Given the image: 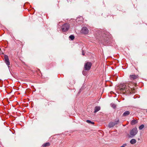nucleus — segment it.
<instances>
[{"instance_id": "f257e3e1", "label": "nucleus", "mask_w": 147, "mask_h": 147, "mask_svg": "<svg viewBox=\"0 0 147 147\" xmlns=\"http://www.w3.org/2000/svg\"><path fill=\"white\" fill-rule=\"evenodd\" d=\"M70 28L69 24L67 23L63 24L61 27V30L63 32H66Z\"/></svg>"}, {"instance_id": "f03ea898", "label": "nucleus", "mask_w": 147, "mask_h": 147, "mask_svg": "<svg viewBox=\"0 0 147 147\" xmlns=\"http://www.w3.org/2000/svg\"><path fill=\"white\" fill-rule=\"evenodd\" d=\"M138 132V130L137 128H133L130 131V137H133L136 135Z\"/></svg>"}, {"instance_id": "7ed1b4c3", "label": "nucleus", "mask_w": 147, "mask_h": 147, "mask_svg": "<svg viewBox=\"0 0 147 147\" xmlns=\"http://www.w3.org/2000/svg\"><path fill=\"white\" fill-rule=\"evenodd\" d=\"M92 63L90 62H87L84 65V70L88 71L90 69Z\"/></svg>"}, {"instance_id": "20e7f679", "label": "nucleus", "mask_w": 147, "mask_h": 147, "mask_svg": "<svg viewBox=\"0 0 147 147\" xmlns=\"http://www.w3.org/2000/svg\"><path fill=\"white\" fill-rule=\"evenodd\" d=\"M4 58L5 63L8 66V68H9V65H10V63L8 56L6 55H5L4 56Z\"/></svg>"}, {"instance_id": "39448f33", "label": "nucleus", "mask_w": 147, "mask_h": 147, "mask_svg": "<svg viewBox=\"0 0 147 147\" xmlns=\"http://www.w3.org/2000/svg\"><path fill=\"white\" fill-rule=\"evenodd\" d=\"M81 32L84 34H87L88 32V30L86 27H83L81 30Z\"/></svg>"}, {"instance_id": "423d86ee", "label": "nucleus", "mask_w": 147, "mask_h": 147, "mask_svg": "<svg viewBox=\"0 0 147 147\" xmlns=\"http://www.w3.org/2000/svg\"><path fill=\"white\" fill-rule=\"evenodd\" d=\"M119 88H120V90L121 91L125 90H125L127 89L126 86L124 84H121Z\"/></svg>"}, {"instance_id": "0eeeda50", "label": "nucleus", "mask_w": 147, "mask_h": 147, "mask_svg": "<svg viewBox=\"0 0 147 147\" xmlns=\"http://www.w3.org/2000/svg\"><path fill=\"white\" fill-rule=\"evenodd\" d=\"M138 77V75H136L135 74L130 75L129 76L131 80H134L137 78Z\"/></svg>"}, {"instance_id": "6e6552de", "label": "nucleus", "mask_w": 147, "mask_h": 147, "mask_svg": "<svg viewBox=\"0 0 147 147\" xmlns=\"http://www.w3.org/2000/svg\"><path fill=\"white\" fill-rule=\"evenodd\" d=\"M119 120H117L115 121L111 122V127L115 125L118 124Z\"/></svg>"}, {"instance_id": "1a4fd4ad", "label": "nucleus", "mask_w": 147, "mask_h": 147, "mask_svg": "<svg viewBox=\"0 0 147 147\" xmlns=\"http://www.w3.org/2000/svg\"><path fill=\"white\" fill-rule=\"evenodd\" d=\"M138 122V121L135 119L132 120L130 122V124L132 125H134L137 123Z\"/></svg>"}, {"instance_id": "9d476101", "label": "nucleus", "mask_w": 147, "mask_h": 147, "mask_svg": "<svg viewBox=\"0 0 147 147\" xmlns=\"http://www.w3.org/2000/svg\"><path fill=\"white\" fill-rule=\"evenodd\" d=\"M100 109L99 106H96L95 107L94 112L96 113L99 111Z\"/></svg>"}, {"instance_id": "9b49d317", "label": "nucleus", "mask_w": 147, "mask_h": 147, "mask_svg": "<svg viewBox=\"0 0 147 147\" xmlns=\"http://www.w3.org/2000/svg\"><path fill=\"white\" fill-rule=\"evenodd\" d=\"M130 113L129 111H127L125 112L123 114V115L125 117L126 116H127L128 115H129L130 114Z\"/></svg>"}, {"instance_id": "f8f14e48", "label": "nucleus", "mask_w": 147, "mask_h": 147, "mask_svg": "<svg viewBox=\"0 0 147 147\" xmlns=\"http://www.w3.org/2000/svg\"><path fill=\"white\" fill-rule=\"evenodd\" d=\"M130 142L131 144H133L136 143V141L135 139H133L130 141Z\"/></svg>"}, {"instance_id": "ddd939ff", "label": "nucleus", "mask_w": 147, "mask_h": 147, "mask_svg": "<svg viewBox=\"0 0 147 147\" xmlns=\"http://www.w3.org/2000/svg\"><path fill=\"white\" fill-rule=\"evenodd\" d=\"M109 33L108 32H107V31H106L105 33V34L104 36L108 38L109 36Z\"/></svg>"}, {"instance_id": "4468645a", "label": "nucleus", "mask_w": 147, "mask_h": 147, "mask_svg": "<svg viewBox=\"0 0 147 147\" xmlns=\"http://www.w3.org/2000/svg\"><path fill=\"white\" fill-rule=\"evenodd\" d=\"M111 107L113 109H115L116 108V105L114 103L111 104Z\"/></svg>"}, {"instance_id": "2eb2a0df", "label": "nucleus", "mask_w": 147, "mask_h": 147, "mask_svg": "<svg viewBox=\"0 0 147 147\" xmlns=\"http://www.w3.org/2000/svg\"><path fill=\"white\" fill-rule=\"evenodd\" d=\"M49 145H50L49 143V142H47V143H46L42 145V146L43 147H46V146H49Z\"/></svg>"}, {"instance_id": "dca6fc26", "label": "nucleus", "mask_w": 147, "mask_h": 147, "mask_svg": "<svg viewBox=\"0 0 147 147\" xmlns=\"http://www.w3.org/2000/svg\"><path fill=\"white\" fill-rule=\"evenodd\" d=\"M69 37L71 40H73L74 38V36L72 35H70Z\"/></svg>"}, {"instance_id": "f3484780", "label": "nucleus", "mask_w": 147, "mask_h": 147, "mask_svg": "<svg viewBox=\"0 0 147 147\" xmlns=\"http://www.w3.org/2000/svg\"><path fill=\"white\" fill-rule=\"evenodd\" d=\"M86 122L88 123H91L92 124H94V122H92L91 121L88 120H86Z\"/></svg>"}, {"instance_id": "a211bd4d", "label": "nucleus", "mask_w": 147, "mask_h": 147, "mask_svg": "<svg viewBox=\"0 0 147 147\" xmlns=\"http://www.w3.org/2000/svg\"><path fill=\"white\" fill-rule=\"evenodd\" d=\"M144 127V125L143 124H142L140 125L139 127V129L140 130L142 129Z\"/></svg>"}, {"instance_id": "6ab92c4d", "label": "nucleus", "mask_w": 147, "mask_h": 147, "mask_svg": "<svg viewBox=\"0 0 147 147\" xmlns=\"http://www.w3.org/2000/svg\"><path fill=\"white\" fill-rule=\"evenodd\" d=\"M82 74L84 76H86L87 75V72L85 71H83L82 72Z\"/></svg>"}, {"instance_id": "aec40b11", "label": "nucleus", "mask_w": 147, "mask_h": 147, "mask_svg": "<svg viewBox=\"0 0 147 147\" xmlns=\"http://www.w3.org/2000/svg\"><path fill=\"white\" fill-rule=\"evenodd\" d=\"M127 144H123L122 146H121L120 147H125L126 146Z\"/></svg>"}, {"instance_id": "412c9836", "label": "nucleus", "mask_w": 147, "mask_h": 147, "mask_svg": "<svg viewBox=\"0 0 147 147\" xmlns=\"http://www.w3.org/2000/svg\"><path fill=\"white\" fill-rule=\"evenodd\" d=\"M84 51L82 50V55H84Z\"/></svg>"}, {"instance_id": "4be33fe9", "label": "nucleus", "mask_w": 147, "mask_h": 147, "mask_svg": "<svg viewBox=\"0 0 147 147\" xmlns=\"http://www.w3.org/2000/svg\"><path fill=\"white\" fill-rule=\"evenodd\" d=\"M111 68L113 69H114V67H111Z\"/></svg>"}, {"instance_id": "5701e85b", "label": "nucleus", "mask_w": 147, "mask_h": 147, "mask_svg": "<svg viewBox=\"0 0 147 147\" xmlns=\"http://www.w3.org/2000/svg\"><path fill=\"white\" fill-rule=\"evenodd\" d=\"M109 127H110V125H109Z\"/></svg>"}, {"instance_id": "b1692460", "label": "nucleus", "mask_w": 147, "mask_h": 147, "mask_svg": "<svg viewBox=\"0 0 147 147\" xmlns=\"http://www.w3.org/2000/svg\"><path fill=\"white\" fill-rule=\"evenodd\" d=\"M111 76H111V77H112Z\"/></svg>"}, {"instance_id": "393cba45", "label": "nucleus", "mask_w": 147, "mask_h": 147, "mask_svg": "<svg viewBox=\"0 0 147 147\" xmlns=\"http://www.w3.org/2000/svg\"><path fill=\"white\" fill-rule=\"evenodd\" d=\"M146 112H147V111Z\"/></svg>"}]
</instances>
